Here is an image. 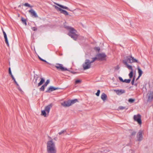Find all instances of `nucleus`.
<instances>
[{"instance_id": "f257e3e1", "label": "nucleus", "mask_w": 153, "mask_h": 153, "mask_svg": "<svg viewBox=\"0 0 153 153\" xmlns=\"http://www.w3.org/2000/svg\"><path fill=\"white\" fill-rule=\"evenodd\" d=\"M47 151L48 153H56L55 143L52 140H51L48 142Z\"/></svg>"}, {"instance_id": "f03ea898", "label": "nucleus", "mask_w": 153, "mask_h": 153, "mask_svg": "<svg viewBox=\"0 0 153 153\" xmlns=\"http://www.w3.org/2000/svg\"><path fill=\"white\" fill-rule=\"evenodd\" d=\"M52 106V104H50L45 106L44 109L41 110V115L45 117H48L49 116L50 109Z\"/></svg>"}, {"instance_id": "7ed1b4c3", "label": "nucleus", "mask_w": 153, "mask_h": 153, "mask_svg": "<svg viewBox=\"0 0 153 153\" xmlns=\"http://www.w3.org/2000/svg\"><path fill=\"white\" fill-rule=\"evenodd\" d=\"M66 28L69 30V36L74 40H76L78 36L76 31L73 28L69 26H67Z\"/></svg>"}, {"instance_id": "20e7f679", "label": "nucleus", "mask_w": 153, "mask_h": 153, "mask_svg": "<svg viewBox=\"0 0 153 153\" xmlns=\"http://www.w3.org/2000/svg\"><path fill=\"white\" fill-rule=\"evenodd\" d=\"M77 102V99H74L71 100H68L67 101H65L61 103L62 106L65 107H69L72 105L73 104Z\"/></svg>"}, {"instance_id": "39448f33", "label": "nucleus", "mask_w": 153, "mask_h": 153, "mask_svg": "<svg viewBox=\"0 0 153 153\" xmlns=\"http://www.w3.org/2000/svg\"><path fill=\"white\" fill-rule=\"evenodd\" d=\"M125 62H126L128 64V62H129L130 63H132L133 62H138L137 60L134 59V57L130 56L126 57V59L123 61L124 64L126 65V64L125 63Z\"/></svg>"}, {"instance_id": "423d86ee", "label": "nucleus", "mask_w": 153, "mask_h": 153, "mask_svg": "<svg viewBox=\"0 0 153 153\" xmlns=\"http://www.w3.org/2000/svg\"><path fill=\"white\" fill-rule=\"evenodd\" d=\"M91 63L88 59L85 60L82 65V67L84 70H86L91 68Z\"/></svg>"}, {"instance_id": "0eeeda50", "label": "nucleus", "mask_w": 153, "mask_h": 153, "mask_svg": "<svg viewBox=\"0 0 153 153\" xmlns=\"http://www.w3.org/2000/svg\"><path fill=\"white\" fill-rule=\"evenodd\" d=\"M133 119L134 120L137 122L139 125H141L142 121L141 120V116L139 114L135 115L134 116Z\"/></svg>"}, {"instance_id": "6e6552de", "label": "nucleus", "mask_w": 153, "mask_h": 153, "mask_svg": "<svg viewBox=\"0 0 153 153\" xmlns=\"http://www.w3.org/2000/svg\"><path fill=\"white\" fill-rule=\"evenodd\" d=\"M143 133V131L142 130H140L138 132L137 136V141H140L142 140L143 139L142 134Z\"/></svg>"}, {"instance_id": "1a4fd4ad", "label": "nucleus", "mask_w": 153, "mask_h": 153, "mask_svg": "<svg viewBox=\"0 0 153 153\" xmlns=\"http://www.w3.org/2000/svg\"><path fill=\"white\" fill-rule=\"evenodd\" d=\"M53 6L58 11H60L61 13H63L65 15H68V13L66 11L62 9L61 8L55 5H53Z\"/></svg>"}, {"instance_id": "9d476101", "label": "nucleus", "mask_w": 153, "mask_h": 153, "mask_svg": "<svg viewBox=\"0 0 153 153\" xmlns=\"http://www.w3.org/2000/svg\"><path fill=\"white\" fill-rule=\"evenodd\" d=\"M125 63L126 64V67L129 70H131L130 72L128 74V76L130 79L132 78L133 74V70L132 67L127 64L126 62H125Z\"/></svg>"}, {"instance_id": "9b49d317", "label": "nucleus", "mask_w": 153, "mask_h": 153, "mask_svg": "<svg viewBox=\"0 0 153 153\" xmlns=\"http://www.w3.org/2000/svg\"><path fill=\"white\" fill-rule=\"evenodd\" d=\"M98 60H103L106 59V55L104 53H100L97 55Z\"/></svg>"}, {"instance_id": "f8f14e48", "label": "nucleus", "mask_w": 153, "mask_h": 153, "mask_svg": "<svg viewBox=\"0 0 153 153\" xmlns=\"http://www.w3.org/2000/svg\"><path fill=\"white\" fill-rule=\"evenodd\" d=\"M114 92H115L116 94L118 95H120L126 92L125 90L123 89H114L113 90Z\"/></svg>"}, {"instance_id": "ddd939ff", "label": "nucleus", "mask_w": 153, "mask_h": 153, "mask_svg": "<svg viewBox=\"0 0 153 153\" xmlns=\"http://www.w3.org/2000/svg\"><path fill=\"white\" fill-rule=\"evenodd\" d=\"M55 67L58 69H59L62 71H68V70L67 68L64 67L62 64H56L55 65Z\"/></svg>"}, {"instance_id": "4468645a", "label": "nucleus", "mask_w": 153, "mask_h": 153, "mask_svg": "<svg viewBox=\"0 0 153 153\" xmlns=\"http://www.w3.org/2000/svg\"><path fill=\"white\" fill-rule=\"evenodd\" d=\"M50 80L49 79L47 80L45 84L39 88L40 91H43L45 90V88L47 86Z\"/></svg>"}, {"instance_id": "2eb2a0df", "label": "nucleus", "mask_w": 153, "mask_h": 153, "mask_svg": "<svg viewBox=\"0 0 153 153\" xmlns=\"http://www.w3.org/2000/svg\"><path fill=\"white\" fill-rule=\"evenodd\" d=\"M101 99L102 100L105 102L108 100V97L107 95L105 93H102L101 95Z\"/></svg>"}, {"instance_id": "dca6fc26", "label": "nucleus", "mask_w": 153, "mask_h": 153, "mask_svg": "<svg viewBox=\"0 0 153 153\" xmlns=\"http://www.w3.org/2000/svg\"><path fill=\"white\" fill-rule=\"evenodd\" d=\"M148 100L151 101L153 99V92H149L148 94Z\"/></svg>"}, {"instance_id": "f3484780", "label": "nucleus", "mask_w": 153, "mask_h": 153, "mask_svg": "<svg viewBox=\"0 0 153 153\" xmlns=\"http://www.w3.org/2000/svg\"><path fill=\"white\" fill-rule=\"evenodd\" d=\"M2 30L3 33V34H4V37L5 39V42H6V44H7V46H9V43H8V39H7V36L6 34V33L4 32V31L3 29L2 28Z\"/></svg>"}, {"instance_id": "a211bd4d", "label": "nucleus", "mask_w": 153, "mask_h": 153, "mask_svg": "<svg viewBox=\"0 0 153 153\" xmlns=\"http://www.w3.org/2000/svg\"><path fill=\"white\" fill-rule=\"evenodd\" d=\"M58 89L59 88H55L53 86H51L49 87L46 92L50 93L51 91Z\"/></svg>"}, {"instance_id": "6ab92c4d", "label": "nucleus", "mask_w": 153, "mask_h": 153, "mask_svg": "<svg viewBox=\"0 0 153 153\" xmlns=\"http://www.w3.org/2000/svg\"><path fill=\"white\" fill-rule=\"evenodd\" d=\"M30 13L31 14L32 16H34L35 17H37L38 16L37 15L36 12L33 9H31L29 11Z\"/></svg>"}, {"instance_id": "aec40b11", "label": "nucleus", "mask_w": 153, "mask_h": 153, "mask_svg": "<svg viewBox=\"0 0 153 153\" xmlns=\"http://www.w3.org/2000/svg\"><path fill=\"white\" fill-rule=\"evenodd\" d=\"M54 4H55L56 5H57L59 7H60L61 8H62L63 9L68 10L71 11V10H70L66 6H65L62 5H60V4H59L57 3H55V2H54Z\"/></svg>"}, {"instance_id": "412c9836", "label": "nucleus", "mask_w": 153, "mask_h": 153, "mask_svg": "<svg viewBox=\"0 0 153 153\" xmlns=\"http://www.w3.org/2000/svg\"><path fill=\"white\" fill-rule=\"evenodd\" d=\"M40 82L38 84V87L42 85L45 81V79L43 78H40Z\"/></svg>"}, {"instance_id": "4be33fe9", "label": "nucleus", "mask_w": 153, "mask_h": 153, "mask_svg": "<svg viewBox=\"0 0 153 153\" xmlns=\"http://www.w3.org/2000/svg\"><path fill=\"white\" fill-rule=\"evenodd\" d=\"M138 73L139 74V76L137 79H138L142 75L143 71L141 70L139 68H138Z\"/></svg>"}, {"instance_id": "5701e85b", "label": "nucleus", "mask_w": 153, "mask_h": 153, "mask_svg": "<svg viewBox=\"0 0 153 153\" xmlns=\"http://www.w3.org/2000/svg\"><path fill=\"white\" fill-rule=\"evenodd\" d=\"M21 21L22 23L24 25H27L26 20L25 19L23 18L22 17L21 18Z\"/></svg>"}, {"instance_id": "b1692460", "label": "nucleus", "mask_w": 153, "mask_h": 153, "mask_svg": "<svg viewBox=\"0 0 153 153\" xmlns=\"http://www.w3.org/2000/svg\"><path fill=\"white\" fill-rule=\"evenodd\" d=\"M92 60L91 61H90V62H91V63L93 62H94L97 59L98 60V58L97 56V55L95 57L93 58H92Z\"/></svg>"}, {"instance_id": "393cba45", "label": "nucleus", "mask_w": 153, "mask_h": 153, "mask_svg": "<svg viewBox=\"0 0 153 153\" xmlns=\"http://www.w3.org/2000/svg\"><path fill=\"white\" fill-rule=\"evenodd\" d=\"M131 81V79H125V80H124L123 82H126L127 83H129Z\"/></svg>"}, {"instance_id": "a878e982", "label": "nucleus", "mask_w": 153, "mask_h": 153, "mask_svg": "<svg viewBox=\"0 0 153 153\" xmlns=\"http://www.w3.org/2000/svg\"><path fill=\"white\" fill-rule=\"evenodd\" d=\"M135 101V100L134 99H129L128 100V101L130 103H133Z\"/></svg>"}, {"instance_id": "bb28decb", "label": "nucleus", "mask_w": 153, "mask_h": 153, "mask_svg": "<svg viewBox=\"0 0 153 153\" xmlns=\"http://www.w3.org/2000/svg\"><path fill=\"white\" fill-rule=\"evenodd\" d=\"M9 74L11 76L12 78L13 77H14V76H13V75L12 74V72H11V68H10V67L9 68Z\"/></svg>"}, {"instance_id": "cd10ccee", "label": "nucleus", "mask_w": 153, "mask_h": 153, "mask_svg": "<svg viewBox=\"0 0 153 153\" xmlns=\"http://www.w3.org/2000/svg\"><path fill=\"white\" fill-rule=\"evenodd\" d=\"M81 80L80 79H77L76 80L75 83L76 84H80L81 82Z\"/></svg>"}, {"instance_id": "c85d7f7f", "label": "nucleus", "mask_w": 153, "mask_h": 153, "mask_svg": "<svg viewBox=\"0 0 153 153\" xmlns=\"http://www.w3.org/2000/svg\"><path fill=\"white\" fill-rule=\"evenodd\" d=\"M12 79H13V80L14 81V83H15V84H16V85L18 86H19V84L16 81V79L14 77H12Z\"/></svg>"}, {"instance_id": "c756f323", "label": "nucleus", "mask_w": 153, "mask_h": 153, "mask_svg": "<svg viewBox=\"0 0 153 153\" xmlns=\"http://www.w3.org/2000/svg\"><path fill=\"white\" fill-rule=\"evenodd\" d=\"M24 5L26 7H33L32 6H31L30 4L27 3H25V4H24Z\"/></svg>"}, {"instance_id": "7c9ffc66", "label": "nucleus", "mask_w": 153, "mask_h": 153, "mask_svg": "<svg viewBox=\"0 0 153 153\" xmlns=\"http://www.w3.org/2000/svg\"><path fill=\"white\" fill-rule=\"evenodd\" d=\"M100 90H98L97 91V93H96V95L97 97H99L100 95Z\"/></svg>"}, {"instance_id": "2f4dec72", "label": "nucleus", "mask_w": 153, "mask_h": 153, "mask_svg": "<svg viewBox=\"0 0 153 153\" xmlns=\"http://www.w3.org/2000/svg\"><path fill=\"white\" fill-rule=\"evenodd\" d=\"M134 152L135 151L134 150L131 149L129 150L128 153H134Z\"/></svg>"}, {"instance_id": "473e14b6", "label": "nucleus", "mask_w": 153, "mask_h": 153, "mask_svg": "<svg viewBox=\"0 0 153 153\" xmlns=\"http://www.w3.org/2000/svg\"><path fill=\"white\" fill-rule=\"evenodd\" d=\"M39 57V59L41 60V61H44V62H47V63H48V62H47L46 60H44L43 59H42V58H41L39 56H38Z\"/></svg>"}, {"instance_id": "72a5a7b5", "label": "nucleus", "mask_w": 153, "mask_h": 153, "mask_svg": "<svg viewBox=\"0 0 153 153\" xmlns=\"http://www.w3.org/2000/svg\"><path fill=\"white\" fill-rule=\"evenodd\" d=\"M94 49L95 50L98 51H99L100 50V48L99 47H95Z\"/></svg>"}, {"instance_id": "f704fd0d", "label": "nucleus", "mask_w": 153, "mask_h": 153, "mask_svg": "<svg viewBox=\"0 0 153 153\" xmlns=\"http://www.w3.org/2000/svg\"><path fill=\"white\" fill-rule=\"evenodd\" d=\"M119 80L121 82H123L124 80L121 77H119Z\"/></svg>"}, {"instance_id": "c9c22d12", "label": "nucleus", "mask_w": 153, "mask_h": 153, "mask_svg": "<svg viewBox=\"0 0 153 153\" xmlns=\"http://www.w3.org/2000/svg\"><path fill=\"white\" fill-rule=\"evenodd\" d=\"M125 108L124 107L122 106H120L119 108V109L120 110H123V109H125Z\"/></svg>"}, {"instance_id": "e433bc0d", "label": "nucleus", "mask_w": 153, "mask_h": 153, "mask_svg": "<svg viewBox=\"0 0 153 153\" xmlns=\"http://www.w3.org/2000/svg\"><path fill=\"white\" fill-rule=\"evenodd\" d=\"M65 131H64V130H62V131H61V132H59V135H61V134H62L64 132H65Z\"/></svg>"}, {"instance_id": "4c0bfd02", "label": "nucleus", "mask_w": 153, "mask_h": 153, "mask_svg": "<svg viewBox=\"0 0 153 153\" xmlns=\"http://www.w3.org/2000/svg\"><path fill=\"white\" fill-rule=\"evenodd\" d=\"M136 134V132L135 131H133L131 133V135L132 136Z\"/></svg>"}, {"instance_id": "58836bf2", "label": "nucleus", "mask_w": 153, "mask_h": 153, "mask_svg": "<svg viewBox=\"0 0 153 153\" xmlns=\"http://www.w3.org/2000/svg\"><path fill=\"white\" fill-rule=\"evenodd\" d=\"M38 77H37L35 79V81L34 82V83H37V79H38Z\"/></svg>"}, {"instance_id": "ea45409f", "label": "nucleus", "mask_w": 153, "mask_h": 153, "mask_svg": "<svg viewBox=\"0 0 153 153\" xmlns=\"http://www.w3.org/2000/svg\"><path fill=\"white\" fill-rule=\"evenodd\" d=\"M134 79H135L134 78V77L133 78V80H132V81L131 82V83H132V85H133V84H134Z\"/></svg>"}, {"instance_id": "a19ab883", "label": "nucleus", "mask_w": 153, "mask_h": 153, "mask_svg": "<svg viewBox=\"0 0 153 153\" xmlns=\"http://www.w3.org/2000/svg\"><path fill=\"white\" fill-rule=\"evenodd\" d=\"M119 67L118 66H117L116 67V68H115V69L117 70H118L119 69Z\"/></svg>"}, {"instance_id": "79ce46f5", "label": "nucleus", "mask_w": 153, "mask_h": 153, "mask_svg": "<svg viewBox=\"0 0 153 153\" xmlns=\"http://www.w3.org/2000/svg\"><path fill=\"white\" fill-rule=\"evenodd\" d=\"M32 30H36V29L35 28V27H33V28H32Z\"/></svg>"}]
</instances>
